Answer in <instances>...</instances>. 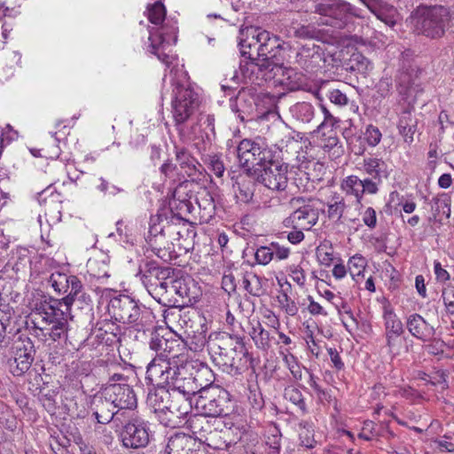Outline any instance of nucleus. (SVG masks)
<instances>
[{"mask_svg": "<svg viewBox=\"0 0 454 454\" xmlns=\"http://www.w3.org/2000/svg\"><path fill=\"white\" fill-rule=\"evenodd\" d=\"M364 137L369 145L375 146L380 142L381 133L377 127L369 125L365 129Z\"/></svg>", "mask_w": 454, "mask_h": 454, "instance_id": "57", "label": "nucleus"}, {"mask_svg": "<svg viewBox=\"0 0 454 454\" xmlns=\"http://www.w3.org/2000/svg\"><path fill=\"white\" fill-rule=\"evenodd\" d=\"M318 262L325 266H329L334 259L333 248L327 243L320 244L316 250Z\"/></svg>", "mask_w": 454, "mask_h": 454, "instance_id": "50", "label": "nucleus"}, {"mask_svg": "<svg viewBox=\"0 0 454 454\" xmlns=\"http://www.w3.org/2000/svg\"><path fill=\"white\" fill-rule=\"evenodd\" d=\"M321 109L324 114V121L317 126V132L321 133L322 136H325V129L328 127L333 129L337 123V120L325 106L322 105Z\"/></svg>", "mask_w": 454, "mask_h": 454, "instance_id": "55", "label": "nucleus"}, {"mask_svg": "<svg viewBox=\"0 0 454 454\" xmlns=\"http://www.w3.org/2000/svg\"><path fill=\"white\" fill-rule=\"evenodd\" d=\"M442 299L446 312L454 315V280L446 284L442 290Z\"/></svg>", "mask_w": 454, "mask_h": 454, "instance_id": "49", "label": "nucleus"}, {"mask_svg": "<svg viewBox=\"0 0 454 454\" xmlns=\"http://www.w3.org/2000/svg\"><path fill=\"white\" fill-rule=\"evenodd\" d=\"M237 349H231V351L226 352L225 355L215 356L214 360L217 364H222L223 366L233 367L235 366V359L233 356V353Z\"/></svg>", "mask_w": 454, "mask_h": 454, "instance_id": "60", "label": "nucleus"}, {"mask_svg": "<svg viewBox=\"0 0 454 454\" xmlns=\"http://www.w3.org/2000/svg\"><path fill=\"white\" fill-rule=\"evenodd\" d=\"M249 335L257 348L267 351L270 348V335L266 331L260 321L252 320L249 322Z\"/></svg>", "mask_w": 454, "mask_h": 454, "instance_id": "32", "label": "nucleus"}, {"mask_svg": "<svg viewBox=\"0 0 454 454\" xmlns=\"http://www.w3.org/2000/svg\"><path fill=\"white\" fill-rule=\"evenodd\" d=\"M186 422L194 436L202 442L218 429L221 424L217 419H210L203 414L192 415Z\"/></svg>", "mask_w": 454, "mask_h": 454, "instance_id": "24", "label": "nucleus"}, {"mask_svg": "<svg viewBox=\"0 0 454 454\" xmlns=\"http://www.w3.org/2000/svg\"><path fill=\"white\" fill-rule=\"evenodd\" d=\"M284 398L292 403L301 413V415H306L309 413L305 398L301 391L294 385L286 386L284 389Z\"/></svg>", "mask_w": 454, "mask_h": 454, "instance_id": "34", "label": "nucleus"}, {"mask_svg": "<svg viewBox=\"0 0 454 454\" xmlns=\"http://www.w3.org/2000/svg\"><path fill=\"white\" fill-rule=\"evenodd\" d=\"M90 409L97 421L100 424H107L111 421L122 423L124 419L120 410H117L114 403L106 397L103 389L94 395Z\"/></svg>", "mask_w": 454, "mask_h": 454, "instance_id": "20", "label": "nucleus"}, {"mask_svg": "<svg viewBox=\"0 0 454 454\" xmlns=\"http://www.w3.org/2000/svg\"><path fill=\"white\" fill-rule=\"evenodd\" d=\"M403 114V118L405 121L401 120L399 127H401L403 129L399 130V132L403 135L404 142L408 145H411L413 142V135L417 129V121L411 117L410 110L404 111Z\"/></svg>", "mask_w": 454, "mask_h": 454, "instance_id": "43", "label": "nucleus"}, {"mask_svg": "<svg viewBox=\"0 0 454 454\" xmlns=\"http://www.w3.org/2000/svg\"><path fill=\"white\" fill-rule=\"evenodd\" d=\"M108 312L115 321L129 325L137 332L145 333L153 328L155 317L152 310L129 295L113 297L108 304Z\"/></svg>", "mask_w": 454, "mask_h": 454, "instance_id": "3", "label": "nucleus"}, {"mask_svg": "<svg viewBox=\"0 0 454 454\" xmlns=\"http://www.w3.org/2000/svg\"><path fill=\"white\" fill-rule=\"evenodd\" d=\"M207 164L208 168L217 176L222 177L223 176L225 168L223 160L217 155H208L207 159Z\"/></svg>", "mask_w": 454, "mask_h": 454, "instance_id": "56", "label": "nucleus"}, {"mask_svg": "<svg viewBox=\"0 0 454 454\" xmlns=\"http://www.w3.org/2000/svg\"><path fill=\"white\" fill-rule=\"evenodd\" d=\"M321 60L319 46L312 44L302 45L295 57L296 63L303 69H310L318 65Z\"/></svg>", "mask_w": 454, "mask_h": 454, "instance_id": "29", "label": "nucleus"}, {"mask_svg": "<svg viewBox=\"0 0 454 454\" xmlns=\"http://www.w3.org/2000/svg\"><path fill=\"white\" fill-rule=\"evenodd\" d=\"M48 283L56 294L65 295L59 303L64 304L67 311L82 291V284L76 276L60 271L52 272L48 278Z\"/></svg>", "mask_w": 454, "mask_h": 454, "instance_id": "10", "label": "nucleus"}, {"mask_svg": "<svg viewBox=\"0 0 454 454\" xmlns=\"http://www.w3.org/2000/svg\"><path fill=\"white\" fill-rule=\"evenodd\" d=\"M325 133L326 135L323 136L324 138L322 139L323 146L329 150L334 148L339 143L336 132L333 129H330V130Z\"/></svg>", "mask_w": 454, "mask_h": 454, "instance_id": "64", "label": "nucleus"}, {"mask_svg": "<svg viewBox=\"0 0 454 454\" xmlns=\"http://www.w3.org/2000/svg\"><path fill=\"white\" fill-rule=\"evenodd\" d=\"M431 207L434 221L441 222L442 216L449 218L450 215V200L446 194L434 198Z\"/></svg>", "mask_w": 454, "mask_h": 454, "instance_id": "42", "label": "nucleus"}, {"mask_svg": "<svg viewBox=\"0 0 454 454\" xmlns=\"http://www.w3.org/2000/svg\"><path fill=\"white\" fill-rule=\"evenodd\" d=\"M155 386L157 388L149 392L146 403L153 411L158 415L159 420L161 423V419L169 416L174 386L172 384Z\"/></svg>", "mask_w": 454, "mask_h": 454, "instance_id": "19", "label": "nucleus"}, {"mask_svg": "<svg viewBox=\"0 0 454 454\" xmlns=\"http://www.w3.org/2000/svg\"><path fill=\"white\" fill-rule=\"evenodd\" d=\"M450 20V11L443 5L419 6L411 12L407 22L414 30L427 37L437 38L445 33V26Z\"/></svg>", "mask_w": 454, "mask_h": 454, "instance_id": "4", "label": "nucleus"}, {"mask_svg": "<svg viewBox=\"0 0 454 454\" xmlns=\"http://www.w3.org/2000/svg\"><path fill=\"white\" fill-rule=\"evenodd\" d=\"M87 270L90 276L100 283L106 282L109 275V266L105 261L90 259L87 262Z\"/></svg>", "mask_w": 454, "mask_h": 454, "instance_id": "35", "label": "nucleus"}, {"mask_svg": "<svg viewBox=\"0 0 454 454\" xmlns=\"http://www.w3.org/2000/svg\"><path fill=\"white\" fill-rule=\"evenodd\" d=\"M300 444L307 449H313L317 445L314 437V424L309 420H301L299 423Z\"/></svg>", "mask_w": 454, "mask_h": 454, "instance_id": "37", "label": "nucleus"}, {"mask_svg": "<svg viewBox=\"0 0 454 454\" xmlns=\"http://www.w3.org/2000/svg\"><path fill=\"white\" fill-rule=\"evenodd\" d=\"M170 268H160L154 262H147L144 266L139 267L137 277L140 278L147 291L156 289L158 280L168 278L170 275Z\"/></svg>", "mask_w": 454, "mask_h": 454, "instance_id": "25", "label": "nucleus"}, {"mask_svg": "<svg viewBox=\"0 0 454 454\" xmlns=\"http://www.w3.org/2000/svg\"><path fill=\"white\" fill-rule=\"evenodd\" d=\"M226 433L227 432H222L216 429L204 442L215 450H227L231 443L224 439Z\"/></svg>", "mask_w": 454, "mask_h": 454, "instance_id": "47", "label": "nucleus"}, {"mask_svg": "<svg viewBox=\"0 0 454 454\" xmlns=\"http://www.w3.org/2000/svg\"><path fill=\"white\" fill-rule=\"evenodd\" d=\"M0 427L10 432H14L18 427L12 409L4 402L0 404Z\"/></svg>", "mask_w": 454, "mask_h": 454, "instance_id": "44", "label": "nucleus"}, {"mask_svg": "<svg viewBox=\"0 0 454 454\" xmlns=\"http://www.w3.org/2000/svg\"><path fill=\"white\" fill-rule=\"evenodd\" d=\"M271 250L273 253V256L275 255L278 260H286L288 258L290 254V248L280 246L278 242H271Z\"/></svg>", "mask_w": 454, "mask_h": 454, "instance_id": "61", "label": "nucleus"}, {"mask_svg": "<svg viewBox=\"0 0 454 454\" xmlns=\"http://www.w3.org/2000/svg\"><path fill=\"white\" fill-rule=\"evenodd\" d=\"M207 382L203 384L204 388L201 389L196 395L194 404L197 410L201 411L202 414L210 418L217 419L218 417L226 415L225 411V398L223 396L215 397L210 393L207 387L212 383L214 375L208 376Z\"/></svg>", "mask_w": 454, "mask_h": 454, "instance_id": "15", "label": "nucleus"}, {"mask_svg": "<svg viewBox=\"0 0 454 454\" xmlns=\"http://www.w3.org/2000/svg\"><path fill=\"white\" fill-rule=\"evenodd\" d=\"M182 220L171 208H161L150 219L146 241L153 254L164 262L173 258L174 245L171 239L174 234L179 233L176 229Z\"/></svg>", "mask_w": 454, "mask_h": 454, "instance_id": "2", "label": "nucleus"}, {"mask_svg": "<svg viewBox=\"0 0 454 454\" xmlns=\"http://www.w3.org/2000/svg\"><path fill=\"white\" fill-rule=\"evenodd\" d=\"M328 98L332 103L340 106H346L348 103V99L346 94L338 89L330 90Z\"/></svg>", "mask_w": 454, "mask_h": 454, "instance_id": "59", "label": "nucleus"}, {"mask_svg": "<svg viewBox=\"0 0 454 454\" xmlns=\"http://www.w3.org/2000/svg\"><path fill=\"white\" fill-rule=\"evenodd\" d=\"M280 48V42L278 36L270 34L265 43L260 48V51H257L255 54V58L254 59H250V63L248 64V69L251 70L252 73L257 70L262 74V76L266 74L270 70L271 65H277L274 61L276 58V50Z\"/></svg>", "mask_w": 454, "mask_h": 454, "instance_id": "16", "label": "nucleus"}, {"mask_svg": "<svg viewBox=\"0 0 454 454\" xmlns=\"http://www.w3.org/2000/svg\"><path fill=\"white\" fill-rule=\"evenodd\" d=\"M129 420L123 426L120 439L127 449L145 448L150 442L151 432L147 421L139 418L127 416Z\"/></svg>", "mask_w": 454, "mask_h": 454, "instance_id": "12", "label": "nucleus"}, {"mask_svg": "<svg viewBox=\"0 0 454 454\" xmlns=\"http://www.w3.org/2000/svg\"><path fill=\"white\" fill-rule=\"evenodd\" d=\"M380 182L372 178H364L362 180V195L364 193L375 194L378 192V185Z\"/></svg>", "mask_w": 454, "mask_h": 454, "instance_id": "63", "label": "nucleus"}, {"mask_svg": "<svg viewBox=\"0 0 454 454\" xmlns=\"http://www.w3.org/2000/svg\"><path fill=\"white\" fill-rule=\"evenodd\" d=\"M241 35L246 38H240L239 45L242 56L254 59L257 51L265 43L270 33L260 27H250L241 30Z\"/></svg>", "mask_w": 454, "mask_h": 454, "instance_id": "21", "label": "nucleus"}, {"mask_svg": "<svg viewBox=\"0 0 454 454\" xmlns=\"http://www.w3.org/2000/svg\"><path fill=\"white\" fill-rule=\"evenodd\" d=\"M176 160L180 168L190 177L195 176L203 168L201 164L184 148L176 149Z\"/></svg>", "mask_w": 454, "mask_h": 454, "instance_id": "31", "label": "nucleus"}, {"mask_svg": "<svg viewBox=\"0 0 454 454\" xmlns=\"http://www.w3.org/2000/svg\"><path fill=\"white\" fill-rule=\"evenodd\" d=\"M177 284H180L179 281H173L170 277L168 278H163L160 280H158V285H156V289H149L148 292L153 294H155L157 295H163L164 294L168 293V288H177Z\"/></svg>", "mask_w": 454, "mask_h": 454, "instance_id": "53", "label": "nucleus"}, {"mask_svg": "<svg viewBox=\"0 0 454 454\" xmlns=\"http://www.w3.org/2000/svg\"><path fill=\"white\" fill-rule=\"evenodd\" d=\"M254 182L248 177H240L233 184V192L237 201L248 203L254 196Z\"/></svg>", "mask_w": 454, "mask_h": 454, "instance_id": "33", "label": "nucleus"}, {"mask_svg": "<svg viewBox=\"0 0 454 454\" xmlns=\"http://www.w3.org/2000/svg\"><path fill=\"white\" fill-rule=\"evenodd\" d=\"M318 221L317 210L310 206L305 205L294 211L288 217L284 219L283 225L286 228L310 230Z\"/></svg>", "mask_w": 454, "mask_h": 454, "instance_id": "23", "label": "nucleus"}, {"mask_svg": "<svg viewBox=\"0 0 454 454\" xmlns=\"http://www.w3.org/2000/svg\"><path fill=\"white\" fill-rule=\"evenodd\" d=\"M269 67V66H267ZM264 80L276 79L289 90H297L301 88L304 82V76L291 67H285L282 65H271L270 70L262 76Z\"/></svg>", "mask_w": 454, "mask_h": 454, "instance_id": "22", "label": "nucleus"}, {"mask_svg": "<svg viewBox=\"0 0 454 454\" xmlns=\"http://www.w3.org/2000/svg\"><path fill=\"white\" fill-rule=\"evenodd\" d=\"M184 348L180 339L164 338L161 350L148 364L145 380L152 385L172 384L184 392H193L197 386L191 378L192 362L179 353Z\"/></svg>", "mask_w": 454, "mask_h": 454, "instance_id": "1", "label": "nucleus"}, {"mask_svg": "<svg viewBox=\"0 0 454 454\" xmlns=\"http://www.w3.org/2000/svg\"><path fill=\"white\" fill-rule=\"evenodd\" d=\"M271 246H261L254 253V259L260 265H268L273 259Z\"/></svg>", "mask_w": 454, "mask_h": 454, "instance_id": "52", "label": "nucleus"}, {"mask_svg": "<svg viewBox=\"0 0 454 454\" xmlns=\"http://www.w3.org/2000/svg\"><path fill=\"white\" fill-rule=\"evenodd\" d=\"M326 207L328 218L339 221L342 217L346 208L344 198L338 193H334L328 199Z\"/></svg>", "mask_w": 454, "mask_h": 454, "instance_id": "38", "label": "nucleus"}, {"mask_svg": "<svg viewBox=\"0 0 454 454\" xmlns=\"http://www.w3.org/2000/svg\"><path fill=\"white\" fill-rule=\"evenodd\" d=\"M31 313L29 319L34 325V327L41 331L48 329L54 321H57L60 317L65 316L66 312L56 308L53 304L47 300L45 296L35 298L30 303Z\"/></svg>", "mask_w": 454, "mask_h": 454, "instance_id": "13", "label": "nucleus"}, {"mask_svg": "<svg viewBox=\"0 0 454 454\" xmlns=\"http://www.w3.org/2000/svg\"><path fill=\"white\" fill-rule=\"evenodd\" d=\"M289 277L294 282L297 284L301 288H303L306 285V274L301 264H291L286 269Z\"/></svg>", "mask_w": 454, "mask_h": 454, "instance_id": "51", "label": "nucleus"}, {"mask_svg": "<svg viewBox=\"0 0 454 454\" xmlns=\"http://www.w3.org/2000/svg\"><path fill=\"white\" fill-rule=\"evenodd\" d=\"M366 260L360 254H355L350 257L348 262V272L356 282H358V278L364 272Z\"/></svg>", "mask_w": 454, "mask_h": 454, "instance_id": "45", "label": "nucleus"}, {"mask_svg": "<svg viewBox=\"0 0 454 454\" xmlns=\"http://www.w3.org/2000/svg\"><path fill=\"white\" fill-rule=\"evenodd\" d=\"M147 18L149 21L154 25H160V27L165 25L166 23H174L175 26H176V23L175 21L166 20V8L164 4L157 1L154 4L148 5L147 7Z\"/></svg>", "mask_w": 454, "mask_h": 454, "instance_id": "39", "label": "nucleus"}, {"mask_svg": "<svg viewBox=\"0 0 454 454\" xmlns=\"http://www.w3.org/2000/svg\"><path fill=\"white\" fill-rule=\"evenodd\" d=\"M351 68L361 73H365L372 68L371 61L361 54H353Z\"/></svg>", "mask_w": 454, "mask_h": 454, "instance_id": "54", "label": "nucleus"}, {"mask_svg": "<svg viewBox=\"0 0 454 454\" xmlns=\"http://www.w3.org/2000/svg\"><path fill=\"white\" fill-rule=\"evenodd\" d=\"M106 397L110 400L125 419L137 407V396L128 383H109L102 388Z\"/></svg>", "mask_w": 454, "mask_h": 454, "instance_id": "14", "label": "nucleus"}, {"mask_svg": "<svg viewBox=\"0 0 454 454\" xmlns=\"http://www.w3.org/2000/svg\"><path fill=\"white\" fill-rule=\"evenodd\" d=\"M207 376L212 377V371L207 366H202L196 371L195 374L191 372V378L194 380V383L197 386L193 392L186 393L174 387L169 416L161 419V424L166 427H176L177 419H185L191 413L193 399H196L198 393L204 388L201 379Z\"/></svg>", "mask_w": 454, "mask_h": 454, "instance_id": "5", "label": "nucleus"}, {"mask_svg": "<svg viewBox=\"0 0 454 454\" xmlns=\"http://www.w3.org/2000/svg\"><path fill=\"white\" fill-rule=\"evenodd\" d=\"M403 63L399 70V87L404 89V94L411 90L414 86H418L420 77L424 73L417 57H411L410 51H405L402 56Z\"/></svg>", "mask_w": 454, "mask_h": 454, "instance_id": "18", "label": "nucleus"}, {"mask_svg": "<svg viewBox=\"0 0 454 454\" xmlns=\"http://www.w3.org/2000/svg\"><path fill=\"white\" fill-rule=\"evenodd\" d=\"M237 153L239 165L248 171L265 166L275 157V153L261 138L243 139L237 147Z\"/></svg>", "mask_w": 454, "mask_h": 454, "instance_id": "7", "label": "nucleus"}, {"mask_svg": "<svg viewBox=\"0 0 454 454\" xmlns=\"http://www.w3.org/2000/svg\"><path fill=\"white\" fill-rule=\"evenodd\" d=\"M333 305L336 308V309L338 310L339 314L341 316V320H342L343 325H345L346 328L348 327V324L346 321L347 318H348L355 325H356V319L354 317V315H353L349 306L348 305V303L346 301H344L342 300L341 297L338 296L337 300H335L333 301Z\"/></svg>", "mask_w": 454, "mask_h": 454, "instance_id": "48", "label": "nucleus"}, {"mask_svg": "<svg viewBox=\"0 0 454 454\" xmlns=\"http://www.w3.org/2000/svg\"><path fill=\"white\" fill-rule=\"evenodd\" d=\"M35 348L30 338L20 335L12 344L10 370L14 376H21L27 372L34 361Z\"/></svg>", "mask_w": 454, "mask_h": 454, "instance_id": "11", "label": "nucleus"}, {"mask_svg": "<svg viewBox=\"0 0 454 454\" xmlns=\"http://www.w3.org/2000/svg\"><path fill=\"white\" fill-rule=\"evenodd\" d=\"M363 170L370 178L381 182L383 178H387L393 168L381 159L367 157L364 159Z\"/></svg>", "mask_w": 454, "mask_h": 454, "instance_id": "28", "label": "nucleus"}, {"mask_svg": "<svg viewBox=\"0 0 454 454\" xmlns=\"http://www.w3.org/2000/svg\"><path fill=\"white\" fill-rule=\"evenodd\" d=\"M238 348H244L242 339L239 337L234 338L225 333L220 334L215 340H211L208 342V349L213 356L225 355L226 352Z\"/></svg>", "mask_w": 454, "mask_h": 454, "instance_id": "26", "label": "nucleus"}, {"mask_svg": "<svg viewBox=\"0 0 454 454\" xmlns=\"http://www.w3.org/2000/svg\"><path fill=\"white\" fill-rule=\"evenodd\" d=\"M383 318L387 346L389 351L392 352L397 340V331L395 330L396 315L394 307L388 302H385L383 305Z\"/></svg>", "mask_w": 454, "mask_h": 454, "instance_id": "30", "label": "nucleus"}, {"mask_svg": "<svg viewBox=\"0 0 454 454\" xmlns=\"http://www.w3.org/2000/svg\"><path fill=\"white\" fill-rule=\"evenodd\" d=\"M340 189L348 196H354L356 203L360 204L362 195V179L356 176H348L340 184Z\"/></svg>", "mask_w": 454, "mask_h": 454, "instance_id": "36", "label": "nucleus"}, {"mask_svg": "<svg viewBox=\"0 0 454 454\" xmlns=\"http://www.w3.org/2000/svg\"><path fill=\"white\" fill-rule=\"evenodd\" d=\"M262 281L255 273L246 272L242 278V286L251 295L260 296L263 294Z\"/></svg>", "mask_w": 454, "mask_h": 454, "instance_id": "41", "label": "nucleus"}, {"mask_svg": "<svg viewBox=\"0 0 454 454\" xmlns=\"http://www.w3.org/2000/svg\"><path fill=\"white\" fill-rule=\"evenodd\" d=\"M172 115L176 125L187 121L200 106V96L188 82H176L172 91Z\"/></svg>", "mask_w": 454, "mask_h": 454, "instance_id": "6", "label": "nucleus"}, {"mask_svg": "<svg viewBox=\"0 0 454 454\" xmlns=\"http://www.w3.org/2000/svg\"><path fill=\"white\" fill-rule=\"evenodd\" d=\"M315 12L320 16L319 24L336 28H343L354 16L351 4L342 0H322Z\"/></svg>", "mask_w": 454, "mask_h": 454, "instance_id": "8", "label": "nucleus"}, {"mask_svg": "<svg viewBox=\"0 0 454 454\" xmlns=\"http://www.w3.org/2000/svg\"><path fill=\"white\" fill-rule=\"evenodd\" d=\"M290 113L296 120L309 123L315 116V108L309 103L299 102L290 107Z\"/></svg>", "mask_w": 454, "mask_h": 454, "instance_id": "40", "label": "nucleus"}, {"mask_svg": "<svg viewBox=\"0 0 454 454\" xmlns=\"http://www.w3.org/2000/svg\"><path fill=\"white\" fill-rule=\"evenodd\" d=\"M177 26L174 23H166L157 31L150 30L149 35V51L157 56L159 60L164 63L167 67H170L174 57L166 52L167 47L175 44L177 40Z\"/></svg>", "mask_w": 454, "mask_h": 454, "instance_id": "9", "label": "nucleus"}, {"mask_svg": "<svg viewBox=\"0 0 454 454\" xmlns=\"http://www.w3.org/2000/svg\"><path fill=\"white\" fill-rule=\"evenodd\" d=\"M49 336L53 340H57L65 336L67 331V320L66 315L60 317L57 321L51 324V327L48 328Z\"/></svg>", "mask_w": 454, "mask_h": 454, "instance_id": "46", "label": "nucleus"}, {"mask_svg": "<svg viewBox=\"0 0 454 454\" xmlns=\"http://www.w3.org/2000/svg\"><path fill=\"white\" fill-rule=\"evenodd\" d=\"M261 174V182L272 191H284L288 184V165L271 160L267 161Z\"/></svg>", "mask_w": 454, "mask_h": 454, "instance_id": "17", "label": "nucleus"}, {"mask_svg": "<svg viewBox=\"0 0 454 454\" xmlns=\"http://www.w3.org/2000/svg\"><path fill=\"white\" fill-rule=\"evenodd\" d=\"M409 332L416 338L424 341L429 340L434 335V329L419 314L411 315L406 322Z\"/></svg>", "mask_w": 454, "mask_h": 454, "instance_id": "27", "label": "nucleus"}, {"mask_svg": "<svg viewBox=\"0 0 454 454\" xmlns=\"http://www.w3.org/2000/svg\"><path fill=\"white\" fill-rule=\"evenodd\" d=\"M278 301L281 308L289 316H294L298 312V308L294 300H292L286 294H283L279 298Z\"/></svg>", "mask_w": 454, "mask_h": 454, "instance_id": "58", "label": "nucleus"}, {"mask_svg": "<svg viewBox=\"0 0 454 454\" xmlns=\"http://www.w3.org/2000/svg\"><path fill=\"white\" fill-rule=\"evenodd\" d=\"M185 441H187V438L184 435L176 434L175 436L169 438L165 449V454H172L175 449L182 446Z\"/></svg>", "mask_w": 454, "mask_h": 454, "instance_id": "62", "label": "nucleus"}]
</instances>
